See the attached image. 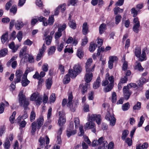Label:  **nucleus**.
I'll return each instance as SVG.
<instances>
[{"label": "nucleus", "mask_w": 149, "mask_h": 149, "mask_svg": "<svg viewBox=\"0 0 149 149\" xmlns=\"http://www.w3.org/2000/svg\"><path fill=\"white\" fill-rule=\"evenodd\" d=\"M61 111H59L58 112L60 117L58 123L60 126H62L65 123L66 121L64 114H63V112L61 113Z\"/></svg>", "instance_id": "obj_11"}, {"label": "nucleus", "mask_w": 149, "mask_h": 149, "mask_svg": "<svg viewBox=\"0 0 149 149\" xmlns=\"http://www.w3.org/2000/svg\"><path fill=\"white\" fill-rule=\"evenodd\" d=\"M44 122L43 117H41L38 119L36 122L34 121L32 123L31 125V133L34 135L36 131V128L39 129L41 127L42 125Z\"/></svg>", "instance_id": "obj_3"}, {"label": "nucleus", "mask_w": 149, "mask_h": 149, "mask_svg": "<svg viewBox=\"0 0 149 149\" xmlns=\"http://www.w3.org/2000/svg\"><path fill=\"white\" fill-rule=\"evenodd\" d=\"M101 116L100 115L93 114L88 116V120L89 122L87 123L85 125V128L86 129H93L92 131L95 133L96 131L95 124L93 121L95 120L96 123L99 125L101 123Z\"/></svg>", "instance_id": "obj_1"}, {"label": "nucleus", "mask_w": 149, "mask_h": 149, "mask_svg": "<svg viewBox=\"0 0 149 149\" xmlns=\"http://www.w3.org/2000/svg\"><path fill=\"white\" fill-rule=\"evenodd\" d=\"M24 56L25 57H26L25 58L26 59L27 57L28 56V61L29 63H31L34 62V59L32 55L28 54H25Z\"/></svg>", "instance_id": "obj_26"}, {"label": "nucleus", "mask_w": 149, "mask_h": 149, "mask_svg": "<svg viewBox=\"0 0 149 149\" xmlns=\"http://www.w3.org/2000/svg\"><path fill=\"white\" fill-rule=\"evenodd\" d=\"M45 139L40 137L39 140V142L40 143V147L41 148H42L44 147L45 145Z\"/></svg>", "instance_id": "obj_39"}, {"label": "nucleus", "mask_w": 149, "mask_h": 149, "mask_svg": "<svg viewBox=\"0 0 149 149\" xmlns=\"http://www.w3.org/2000/svg\"><path fill=\"white\" fill-rule=\"evenodd\" d=\"M115 15H117L118 13H122L123 11V9H121L118 7H116L113 9Z\"/></svg>", "instance_id": "obj_46"}, {"label": "nucleus", "mask_w": 149, "mask_h": 149, "mask_svg": "<svg viewBox=\"0 0 149 149\" xmlns=\"http://www.w3.org/2000/svg\"><path fill=\"white\" fill-rule=\"evenodd\" d=\"M73 97L72 94L70 93L68 96V102L67 104V107H68L70 110L73 112L75 111V109L74 108L72 109L73 107V104H72V100Z\"/></svg>", "instance_id": "obj_9"}, {"label": "nucleus", "mask_w": 149, "mask_h": 149, "mask_svg": "<svg viewBox=\"0 0 149 149\" xmlns=\"http://www.w3.org/2000/svg\"><path fill=\"white\" fill-rule=\"evenodd\" d=\"M144 120L145 118L143 116H141L140 118V121L138 125V127H140L142 126V124L143 123Z\"/></svg>", "instance_id": "obj_49"}, {"label": "nucleus", "mask_w": 149, "mask_h": 149, "mask_svg": "<svg viewBox=\"0 0 149 149\" xmlns=\"http://www.w3.org/2000/svg\"><path fill=\"white\" fill-rule=\"evenodd\" d=\"M52 37L51 36H48L47 37L45 38V39L46 41V43L47 45H49L51 44L52 41Z\"/></svg>", "instance_id": "obj_45"}, {"label": "nucleus", "mask_w": 149, "mask_h": 149, "mask_svg": "<svg viewBox=\"0 0 149 149\" xmlns=\"http://www.w3.org/2000/svg\"><path fill=\"white\" fill-rule=\"evenodd\" d=\"M79 136H82L84 134V131L83 130V126L82 125H80L79 127Z\"/></svg>", "instance_id": "obj_57"}, {"label": "nucleus", "mask_w": 149, "mask_h": 149, "mask_svg": "<svg viewBox=\"0 0 149 149\" xmlns=\"http://www.w3.org/2000/svg\"><path fill=\"white\" fill-rule=\"evenodd\" d=\"M106 29V25L104 24H102L99 26V33L102 34Z\"/></svg>", "instance_id": "obj_30"}, {"label": "nucleus", "mask_w": 149, "mask_h": 149, "mask_svg": "<svg viewBox=\"0 0 149 149\" xmlns=\"http://www.w3.org/2000/svg\"><path fill=\"white\" fill-rule=\"evenodd\" d=\"M93 77V74L92 72H86L84 77L85 81L86 82V83L88 84L92 80Z\"/></svg>", "instance_id": "obj_14"}, {"label": "nucleus", "mask_w": 149, "mask_h": 149, "mask_svg": "<svg viewBox=\"0 0 149 149\" xmlns=\"http://www.w3.org/2000/svg\"><path fill=\"white\" fill-rule=\"evenodd\" d=\"M74 126L73 122H71L70 123L69 129H68L67 130V135L68 137H70L72 135L75 134L76 133V131L73 130Z\"/></svg>", "instance_id": "obj_7"}, {"label": "nucleus", "mask_w": 149, "mask_h": 149, "mask_svg": "<svg viewBox=\"0 0 149 149\" xmlns=\"http://www.w3.org/2000/svg\"><path fill=\"white\" fill-rule=\"evenodd\" d=\"M66 28V25L65 24H63L62 26H60L58 29V32H56L55 34V42L56 43L58 44L59 41L58 39L62 36V31L64 35H65V30Z\"/></svg>", "instance_id": "obj_6"}, {"label": "nucleus", "mask_w": 149, "mask_h": 149, "mask_svg": "<svg viewBox=\"0 0 149 149\" xmlns=\"http://www.w3.org/2000/svg\"><path fill=\"white\" fill-rule=\"evenodd\" d=\"M101 81V80L100 77H98L93 85V88L95 89L98 88L100 85Z\"/></svg>", "instance_id": "obj_17"}, {"label": "nucleus", "mask_w": 149, "mask_h": 149, "mask_svg": "<svg viewBox=\"0 0 149 149\" xmlns=\"http://www.w3.org/2000/svg\"><path fill=\"white\" fill-rule=\"evenodd\" d=\"M130 107V105L129 102L124 104L122 106V108L123 111H125L127 110Z\"/></svg>", "instance_id": "obj_40"}, {"label": "nucleus", "mask_w": 149, "mask_h": 149, "mask_svg": "<svg viewBox=\"0 0 149 149\" xmlns=\"http://www.w3.org/2000/svg\"><path fill=\"white\" fill-rule=\"evenodd\" d=\"M16 114V112L15 111H14L12 115L10 117L9 120L10 123L12 124H13L14 123L15 121V116Z\"/></svg>", "instance_id": "obj_42"}, {"label": "nucleus", "mask_w": 149, "mask_h": 149, "mask_svg": "<svg viewBox=\"0 0 149 149\" xmlns=\"http://www.w3.org/2000/svg\"><path fill=\"white\" fill-rule=\"evenodd\" d=\"M113 86V85H112L111 84H109L108 85L104 88V91L105 92H107L110 91L112 89Z\"/></svg>", "instance_id": "obj_44"}, {"label": "nucleus", "mask_w": 149, "mask_h": 149, "mask_svg": "<svg viewBox=\"0 0 149 149\" xmlns=\"http://www.w3.org/2000/svg\"><path fill=\"white\" fill-rule=\"evenodd\" d=\"M125 142L127 143L129 146H130L132 145V139L127 138L126 139H125Z\"/></svg>", "instance_id": "obj_59"}, {"label": "nucleus", "mask_w": 149, "mask_h": 149, "mask_svg": "<svg viewBox=\"0 0 149 149\" xmlns=\"http://www.w3.org/2000/svg\"><path fill=\"white\" fill-rule=\"evenodd\" d=\"M93 62L92 59L91 58L88 59L87 61L86 64V69L88 71V67L91 66V64Z\"/></svg>", "instance_id": "obj_34"}, {"label": "nucleus", "mask_w": 149, "mask_h": 149, "mask_svg": "<svg viewBox=\"0 0 149 149\" xmlns=\"http://www.w3.org/2000/svg\"><path fill=\"white\" fill-rule=\"evenodd\" d=\"M16 59V57L13 56L8 63H9V64L12 63L11 66L12 68L13 69L15 68L17 65V61H14Z\"/></svg>", "instance_id": "obj_15"}, {"label": "nucleus", "mask_w": 149, "mask_h": 149, "mask_svg": "<svg viewBox=\"0 0 149 149\" xmlns=\"http://www.w3.org/2000/svg\"><path fill=\"white\" fill-rule=\"evenodd\" d=\"M17 38L19 42L22 40V33L21 31H19L17 34Z\"/></svg>", "instance_id": "obj_58"}, {"label": "nucleus", "mask_w": 149, "mask_h": 149, "mask_svg": "<svg viewBox=\"0 0 149 149\" xmlns=\"http://www.w3.org/2000/svg\"><path fill=\"white\" fill-rule=\"evenodd\" d=\"M74 122L75 128L77 129L79 125L80 121L79 119L77 118H75L74 119Z\"/></svg>", "instance_id": "obj_53"}, {"label": "nucleus", "mask_w": 149, "mask_h": 149, "mask_svg": "<svg viewBox=\"0 0 149 149\" xmlns=\"http://www.w3.org/2000/svg\"><path fill=\"white\" fill-rule=\"evenodd\" d=\"M8 50L6 48H4L0 51V57L5 56L7 54Z\"/></svg>", "instance_id": "obj_38"}, {"label": "nucleus", "mask_w": 149, "mask_h": 149, "mask_svg": "<svg viewBox=\"0 0 149 149\" xmlns=\"http://www.w3.org/2000/svg\"><path fill=\"white\" fill-rule=\"evenodd\" d=\"M66 47L67 46L65 47V48L64 49V52L65 53L68 52L72 53H73V51L72 47L67 48Z\"/></svg>", "instance_id": "obj_54"}, {"label": "nucleus", "mask_w": 149, "mask_h": 149, "mask_svg": "<svg viewBox=\"0 0 149 149\" xmlns=\"http://www.w3.org/2000/svg\"><path fill=\"white\" fill-rule=\"evenodd\" d=\"M134 52L135 56L139 58L140 61H142L146 60V54L145 50H142V54H141V48L140 47H137L135 49Z\"/></svg>", "instance_id": "obj_5"}, {"label": "nucleus", "mask_w": 149, "mask_h": 149, "mask_svg": "<svg viewBox=\"0 0 149 149\" xmlns=\"http://www.w3.org/2000/svg\"><path fill=\"white\" fill-rule=\"evenodd\" d=\"M70 27L73 29H75L76 28V24L75 22L73 20H71L69 22Z\"/></svg>", "instance_id": "obj_36"}, {"label": "nucleus", "mask_w": 149, "mask_h": 149, "mask_svg": "<svg viewBox=\"0 0 149 149\" xmlns=\"http://www.w3.org/2000/svg\"><path fill=\"white\" fill-rule=\"evenodd\" d=\"M141 108V103L139 102H138L133 107V109L134 110H139Z\"/></svg>", "instance_id": "obj_63"}, {"label": "nucleus", "mask_w": 149, "mask_h": 149, "mask_svg": "<svg viewBox=\"0 0 149 149\" xmlns=\"http://www.w3.org/2000/svg\"><path fill=\"white\" fill-rule=\"evenodd\" d=\"M23 91L22 90L19 94V102L20 106L23 105L24 108L23 111L24 114L22 116L23 119L26 118L28 117L27 110L29 109L28 106L29 103L28 100L26 99L25 96L23 94Z\"/></svg>", "instance_id": "obj_2"}, {"label": "nucleus", "mask_w": 149, "mask_h": 149, "mask_svg": "<svg viewBox=\"0 0 149 149\" xmlns=\"http://www.w3.org/2000/svg\"><path fill=\"white\" fill-rule=\"evenodd\" d=\"M54 15H52L49 17L48 21V25L49 24L50 25H52L53 24L54 21Z\"/></svg>", "instance_id": "obj_37"}, {"label": "nucleus", "mask_w": 149, "mask_h": 149, "mask_svg": "<svg viewBox=\"0 0 149 149\" xmlns=\"http://www.w3.org/2000/svg\"><path fill=\"white\" fill-rule=\"evenodd\" d=\"M70 75L69 73L68 74H66L63 80V83L64 84H66L69 82L70 80Z\"/></svg>", "instance_id": "obj_28"}, {"label": "nucleus", "mask_w": 149, "mask_h": 149, "mask_svg": "<svg viewBox=\"0 0 149 149\" xmlns=\"http://www.w3.org/2000/svg\"><path fill=\"white\" fill-rule=\"evenodd\" d=\"M129 131L128 130H125L123 131L121 137L122 139L124 141L125 140V138L127 137Z\"/></svg>", "instance_id": "obj_43"}, {"label": "nucleus", "mask_w": 149, "mask_h": 149, "mask_svg": "<svg viewBox=\"0 0 149 149\" xmlns=\"http://www.w3.org/2000/svg\"><path fill=\"white\" fill-rule=\"evenodd\" d=\"M38 20L40 22H42V24L43 26H46L48 25L47 22L46 21L47 20L46 18L45 17H43L42 16L38 17Z\"/></svg>", "instance_id": "obj_23"}, {"label": "nucleus", "mask_w": 149, "mask_h": 149, "mask_svg": "<svg viewBox=\"0 0 149 149\" xmlns=\"http://www.w3.org/2000/svg\"><path fill=\"white\" fill-rule=\"evenodd\" d=\"M89 86V84L87 83H85L84 85L83 86L82 85L80 84L79 86V88H80L82 87L81 89V92L82 94H84L86 93L87 90V88L88 86Z\"/></svg>", "instance_id": "obj_19"}, {"label": "nucleus", "mask_w": 149, "mask_h": 149, "mask_svg": "<svg viewBox=\"0 0 149 149\" xmlns=\"http://www.w3.org/2000/svg\"><path fill=\"white\" fill-rule=\"evenodd\" d=\"M46 49V47L45 44H43L42 47L40 49L39 51V52L36 57V60L38 61L40 60L43 56V54L45 50Z\"/></svg>", "instance_id": "obj_10"}, {"label": "nucleus", "mask_w": 149, "mask_h": 149, "mask_svg": "<svg viewBox=\"0 0 149 149\" xmlns=\"http://www.w3.org/2000/svg\"><path fill=\"white\" fill-rule=\"evenodd\" d=\"M122 18L121 15H117L115 17V23L116 25L118 24Z\"/></svg>", "instance_id": "obj_48"}, {"label": "nucleus", "mask_w": 149, "mask_h": 149, "mask_svg": "<svg viewBox=\"0 0 149 149\" xmlns=\"http://www.w3.org/2000/svg\"><path fill=\"white\" fill-rule=\"evenodd\" d=\"M40 96L38 93H34L31 96L30 100L31 101H35Z\"/></svg>", "instance_id": "obj_22"}, {"label": "nucleus", "mask_w": 149, "mask_h": 149, "mask_svg": "<svg viewBox=\"0 0 149 149\" xmlns=\"http://www.w3.org/2000/svg\"><path fill=\"white\" fill-rule=\"evenodd\" d=\"M52 108L51 107H50L48 110L47 114V118L48 121H50V118L52 116Z\"/></svg>", "instance_id": "obj_52"}, {"label": "nucleus", "mask_w": 149, "mask_h": 149, "mask_svg": "<svg viewBox=\"0 0 149 149\" xmlns=\"http://www.w3.org/2000/svg\"><path fill=\"white\" fill-rule=\"evenodd\" d=\"M73 69V70L72 69L69 70V74L72 78H75L81 71V68L78 64L75 65Z\"/></svg>", "instance_id": "obj_4"}, {"label": "nucleus", "mask_w": 149, "mask_h": 149, "mask_svg": "<svg viewBox=\"0 0 149 149\" xmlns=\"http://www.w3.org/2000/svg\"><path fill=\"white\" fill-rule=\"evenodd\" d=\"M147 80L146 79L144 78H141L140 80L139 81V83H138V85L139 86L142 85L144 83H146V82H147Z\"/></svg>", "instance_id": "obj_60"}, {"label": "nucleus", "mask_w": 149, "mask_h": 149, "mask_svg": "<svg viewBox=\"0 0 149 149\" xmlns=\"http://www.w3.org/2000/svg\"><path fill=\"white\" fill-rule=\"evenodd\" d=\"M56 50V47L54 46H52L50 47L48 51V54L50 56L53 54Z\"/></svg>", "instance_id": "obj_31"}, {"label": "nucleus", "mask_w": 149, "mask_h": 149, "mask_svg": "<svg viewBox=\"0 0 149 149\" xmlns=\"http://www.w3.org/2000/svg\"><path fill=\"white\" fill-rule=\"evenodd\" d=\"M23 74V72L22 70H18L16 71L15 74L16 77L15 80V82L18 83L20 81Z\"/></svg>", "instance_id": "obj_13"}, {"label": "nucleus", "mask_w": 149, "mask_h": 149, "mask_svg": "<svg viewBox=\"0 0 149 149\" xmlns=\"http://www.w3.org/2000/svg\"><path fill=\"white\" fill-rule=\"evenodd\" d=\"M112 117H114L113 114V113H111L109 112H108L107 113L105 118L107 120L109 121L110 120L112 119Z\"/></svg>", "instance_id": "obj_41"}, {"label": "nucleus", "mask_w": 149, "mask_h": 149, "mask_svg": "<svg viewBox=\"0 0 149 149\" xmlns=\"http://www.w3.org/2000/svg\"><path fill=\"white\" fill-rule=\"evenodd\" d=\"M128 66L127 62L125 61L123 65L122 70H123L125 71L127 68Z\"/></svg>", "instance_id": "obj_64"}, {"label": "nucleus", "mask_w": 149, "mask_h": 149, "mask_svg": "<svg viewBox=\"0 0 149 149\" xmlns=\"http://www.w3.org/2000/svg\"><path fill=\"white\" fill-rule=\"evenodd\" d=\"M104 138L103 137H101L99 138L98 140V143L100 145H101L100 147V148L101 149V148H103L104 147H105V144L107 143V141L105 142V143L104 141Z\"/></svg>", "instance_id": "obj_20"}, {"label": "nucleus", "mask_w": 149, "mask_h": 149, "mask_svg": "<svg viewBox=\"0 0 149 149\" xmlns=\"http://www.w3.org/2000/svg\"><path fill=\"white\" fill-rule=\"evenodd\" d=\"M96 45L93 42L91 43L89 47V50L91 52H93L96 49Z\"/></svg>", "instance_id": "obj_33"}, {"label": "nucleus", "mask_w": 149, "mask_h": 149, "mask_svg": "<svg viewBox=\"0 0 149 149\" xmlns=\"http://www.w3.org/2000/svg\"><path fill=\"white\" fill-rule=\"evenodd\" d=\"M129 88L128 86H125L123 89L124 95L125 99L127 100L130 97L131 93L129 91Z\"/></svg>", "instance_id": "obj_12"}, {"label": "nucleus", "mask_w": 149, "mask_h": 149, "mask_svg": "<svg viewBox=\"0 0 149 149\" xmlns=\"http://www.w3.org/2000/svg\"><path fill=\"white\" fill-rule=\"evenodd\" d=\"M112 119L110 120V125L111 126H114L116 122V119L114 117H112Z\"/></svg>", "instance_id": "obj_61"}, {"label": "nucleus", "mask_w": 149, "mask_h": 149, "mask_svg": "<svg viewBox=\"0 0 149 149\" xmlns=\"http://www.w3.org/2000/svg\"><path fill=\"white\" fill-rule=\"evenodd\" d=\"M134 68L135 70H137L139 71H142L143 68L142 67L141 63L138 61H136V62Z\"/></svg>", "instance_id": "obj_29"}, {"label": "nucleus", "mask_w": 149, "mask_h": 149, "mask_svg": "<svg viewBox=\"0 0 149 149\" xmlns=\"http://www.w3.org/2000/svg\"><path fill=\"white\" fill-rule=\"evenodd\" d=\"M88 29L87 23L84 22L82 26V32L84 35H86L88 33Z\"/></svg>", "instance_id": "obj_21"}, {"label": "nucleus", "mask_w": 149, "mask_h": 149, "mask_svg": "<svg viewBox=\"0 0 149 149\" xmlns=\"http://www.w3.org/2000/svg\"><path fill=\"white\" fill-rule=\"evenodd\" d=\"M52 77H50L46 80L45 83L47 89H49L52 84Z\"/></svg>", "instance_id": "obj_16"}, {"label": "nucleus", "mask_w": 149, "mask_h": 149, "mask_svg": "<svg viewBox=\"0 0 149 149\" xmlns=\"http://www.w3.org/2000/svg\"><path fill=\"white\" fill-rule=\"evenodd\" d=\"M133 21L134 23L133 26V30L136 33H138L139 31V28L140 26V22L138 18H135L134 19Z\"/></svg>", "instance_id": "obj_8"}, {"label": "nucleus", "mask_w": 149, "mask_h": 149, "mask_svg": "<svg viewBox=\"0 0 149 149\" xmlns=\"http://www.w3.org/2000/svg\"><path fill=\"white\" fill-rule=\"evenodd\" d=\"M24 25L23 22L21 20H17L15 23V26L16 28L18 30H20Z\"/></svg>", "instance_id": "obj_18"}, {"label": "nucleus", "mask_w": 149, "mask_h": 149, "mask_svg": "<svg viewBox=\"0 0 149 149\" xmlns=\"http://www.w3.org/2000/svg\"><path fill=\"white\" fill-rule=\"evenodd\" d=\"M84 52L81 48H79L77 49V55L80 59H81L84 56Z\"/></svg>", "instance_id": "obj_24"}, {"label": "nucleus", "mask_w": 149, "mask_h": 149, "mask_svg": "<svg viewBox=\"0 0 149 149\" xmlns=\"http://www.w3.org/2000/svg\"><path fill=\"white\" fill-rule=\"evenodd\" d=\"M17 11V7L16 5H13L10 10V12L13 13L15 15Z\"/></svg>", "instance_id": "obj_55"}, {"label": "nucleus", "mask_w": 149, "mask_h": 149, "mask_svg": "<svg viewBox=\"0 0 149 149\" xmlns=\"http://www.w3.org/2000/svg\"><path fill=\"white\" fill-rule=\"evenodd\" d=\"M4 148L6 149H8L10 146V141L8 139H6L3 144Z\"/></svg>", "instance_id": "obj_47"}, {"label": "nucleus", "mask_w": 149, "mask_h": 149, "mask_svg": "<svg viewBox=\"0 0 149 149\" xmlns=\"http://www.w3.org/2000/svg\"><path fill=\"white\" fill-rule=\"evenodd\" d=\"M26 48L25 47L22 48L20 51L19 56L21 58H24L25 59L26 57H25L24 55L25 54H27L26 53Z\"/></svg>", "instance_id": "obj_27"}, {"label": "nucleus", "mask_w": 149, "mask_h": 149, "mask_svg": "<svg viewBox=\"0 0 149 149\" xmlns=\"http://www.w3.org/2000/svg\"><path fill=\"white\" fill-rule=\"evenodd\" d=\"M48 64L47 63H45L43 65L42 67V69L44 72H47L48 70Z\"/></svg>", "instance_id": "obj_51"}, {"label": "nucleus", "mask_w": 149, "mask_h": 149, "mask_svg": "<svg viewBox=\"0 0 149 149\" xmlns=\"http://www.w3.org/2000/svg\"><path fill=\"white\" fill-rule=\"evenodd\" d=\"M21 83L23 86H26L30 83V81L28 80L27 77H22Z\"/></svg>", "instance_id": "obj_25"}, {"label": "nucleus", "mask_w": 149, "mask_h": 149, "mask_svg": "<svg viewBox=\"0 0 149 149\" xmlns=\"http://www.w3.org/2000/svg\"><path fill=\"white\" fill-rule=\"evenodd\" d=\"M36 114L35 113L32 111L30 114V120L31 122L33 121L35 119Z\"/></svg>", "instance_id": "obj_50"}, {"label": "nucleus", "mask_w": 149, "mask_h": 149, "mask_svg": "<svg viewBox=\"0 0 149 149\" xmlns=\"http://www.w3.org/2000/svg\"><path fill=\"white\" fill-rule=\"evenodd\" d=\"M9 47L12 49L13 52H16L18 48V47H15V44L14 42H12L9 45Z\"/></svg>", "instance_id": "obj_32"}, {"label": "nucleus", "mask_w": 149, "mask_h": 149, "mask_svg": "<svg viewBox=\"0 0 149 149\" xmlns=\"http://www.w3.org/2000/svg\"><path fill=\"white\" fill-rule=\"evenodd\" d=\"M50 102L51 103H53L56 100L55 95L54 93L52 94L50 97Z\"/></svg>", "instance_id": "obj_62"}, {"label": "nucleus", "mask_w": 149, "mask_h": 149, "mask_svg": "<svg viewBox=\"0 0 149 149\" xmlns=\"http://www.w3.org/2000/svg\"><path fill=\"white\" fill-rule=\"evenodd\" d=\"M64 47V43L63 42L61 43L60 44L58 45L57 47L58 51L59 52H61Z\"/></svg>", "instance_id": "obj_56"}, {"label": "nucleus", "mask_w": 149, "mask_h": 149, "mask_svg": "<svg viewBox=\"0 0 149 149\" xmlns=\"http://www.w3.org/2000/svg\"><path fill=\"white\" fill-rule=\"evenodd\" d=\"M8 37V34L7 33H6L1 36V39L3 43H4L7 40Z\"/></svg>", "instance_id": "obj_35"}]
</instances>
